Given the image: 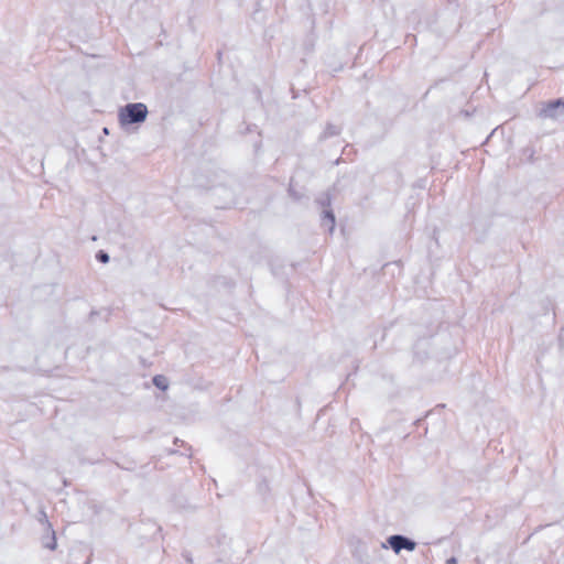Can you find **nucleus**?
I'll return each mask as SVG.
<instances>
[{"label": "nucleus", "instance_id": "1", "mask_svg": "<svg viewBox=\"0 0 564 564\" xmlns=\"http://www.w3.org/2000/svg\"><path fill=\"white\" fill-rule=\"evenodd\" d=\"M148 116V108L144 104H129L119 110V122L122 126L143 122Z\"/></svg>", "mask_w": 564, "mask_h": 564}, {"label": "nucleus", "instance_id": "2", "mask_svg": "<svg viewBox=\"0 0 564 564\" xmlns=\"http://www.w3.org/2000/svg\"><path fill=\"white\" fill-rule=\"evenodd\" d=\"M389 544L393 549L395 553H399L402 549L413 551L415 549V543L408 540L402 535H392L389 538Z\"/></svg>", "mask_w": 564, "mask_h": 564}, {"label": "nucleus", "instance_id": "4", "mask_svg": "<svg viewBox=\"0 0 564 564\" xmlns=\"http://www.w3.org/2000/svg\"><path fill=\"white\" fill-rule=\"evenodd\" d=\"M98 259H99L101 262L106 263V262H108L109 257H108V254L100 252V253L98 254Z\"/></svg>", "mask_w": 564, "mask_h": 564}, {"label": "nucleus", "instance_id": "3", "mask_svg": "<svg viewBox=\"0 0 564 564\" xmlns=\"http://www.w3.org/2000/svg\"><path fill=\"white\" fill-rule=\"evenodd\" d=\"M153 383L163 391L169 387L167 379L161 375H158L153 378Z\"/></svg>", "mask_w": 564, "mask_h": 564}]
</instances>
